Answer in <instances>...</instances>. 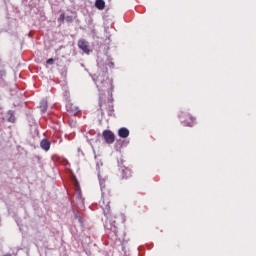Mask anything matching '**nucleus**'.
I'll return each mask as SVG.
<instances>
[{
    "label": "nucleus",
    "mask_w": 256,
    "mask_h": 256,
    "mask_svg": "<svg viewBox=\"0 0 256 256\" xmlns=\"http://www.w3.org/2000/svg\"><path fill=\"white\" fill-rule=\"evenodd\" d=\"M96 85L98 89H110L113 91V80L109 79L105 76H98L96 79Z\"/></svg>",
    "instance_id": "obj_1"
},
{
    "label": "nucleus",
    "mask_w": 256,
    "mask_h": 256,
    "mask_svg": "<svg viewBox=\"0 0 256 256\" xmlns=\"http://www.w3.org/2000/svg\"><path fill=\"white\" fill-rule=\"evenodd\" d=\"M103 137L108 145L115 143V134L111 132V130H105L103 132Z\"/></svg>",
    "instance_id": "obj_2"
},
{
    "label": "nucleus",
    "mask_w": 256,
    "mask_h": 256,
    "mask_svg": "<svg viewBox=\"0 0 256 256\" xmlns=\"http://www.w3.org/2000/svg\"><path fill=\"white\" fill-rule=\"evenodd\" d=\"M78 47L87 55H89V53H91V49H89V42H87L86 40H83V39L79 40Z\"/></svg>",
    "instance_id": "obj_3"
},
{
    "label": "nucleus",
    "mask_w": 256,
    "mask_h": 256,
    "mask_svg": "<svg viewBox=\"0 0 256 256\" xmlns=\"http://www.w3.org/2000/svg\"><path fill=\"white\" fill-rule=\"evenodd\" d=\"M40 147L41 149H43L44 151H49V149H51V142H49V140L47 139H43L40 142Z\"/></svg>",
    "instance_id": "obj_4"
},
{
    "label": "nucleus",
    "mask_w": 256,
    "mask_h": 256,
    "mask_svg": "<svg viewBox=\"0 0 256 256\" xmlns=\"http://www.w3.org/2000/svg\"><path fill=\"white\" fill-rule=\"evenodd\" d=\"M118 135L122 139H127V137H129V129H127V128H120L119 131H118Z\"/></svg>",
    "instance_id": "obj_5"
},
{
    "label": "nucleus",
    "mask_w": 256,
    "mask_h": 256,
    "mask_svg": "<svg viewBox=\"0 0 256 256\" xmlns=\"http://www.w3.org/2000/svg\"><path fill=\"white\" fill-rule=\"evenodd\" d=\"M95 7L99 9V11H103V9H105V0H96Z\"/></svg>",
    "instance_id": "obj_6"
},
{
    "label": "nucleus",
    "mask_w": 256,
    "mask_h": 256,
    "mask_svg": "<svg viewBox=\"0 0 256 256\" xmlns=\"http://www.w3.org/2000/svg\"><path fill=\"white\" fill-rule=\"evenodd\" d=\"M40 109H41L42 113H45V111H47V101L41 102Z\"/></svg>",
    "instance_id": "obj_7"
},
{
    "label": "nucleus",
    "mask_w": 256,
    "mask_h": 256,
    "mask_svg": "<svg viewBox=\"0 0 256 256\" xmlns=\"http://www.w3.org/2000/svg\"><path fill=\"white\" fill-rule=\"evenodd\" d=\"M66 17H65V13H62L59 18H58V23H63V21H65Z\"/></svg>",
    "instance_id": "obj_8"
},
{
    "label": "nucleus",
    "mask_w": 256,
    "mask_h": 256,
    "mask_svg": "<svg viewBox=\"0 0 256 256\" xmlns=\"http://www.w3.org/2000/svg\"><path fill=\"white\" fill-rule=\"evenodd\" d=\"M67 23H73V16H66Z\"/></svg>",
    "instance_id": "obj_9"
},
{
    "label": "nucleus",
    "mask_w": 256,
    "mask_h": 256,
    "mask_svg": "<svg viewBox=\"0 0 256 256\" xmlns=\"http://www.w3.org/2000/svg\"><path fill=\"white\" fill-rule=\"evenodd\" d=\"M53 63H55V60L53 58L47 60L48 65H53Z\"/></svg>",
    "instance_id": "obj_10"
},
{
    "label": "nucleus",
    "mask_w": 256,
    "mask_h": 256,
    "mask_svg": "<svg viewBox=\"0 0 256 256\" xmlns=\"http://www.w3.org/2000/svg\"><path fill=\"white\" fill-rule=\"evenodd\" d=\"M9 121H10L11 123H13V122L15 121V118L10 117V118H9Z\"/></svg>",
    "instance_id": "obj_11"
},
{
    "label": "nucleus",
    "mask_w": 256,
    "mask_h": 256,
    "mask_svg": "<svg viewBox=\"0 0 256 256\" xmlns=\"http://www.w3.org/2000/svg\"><path fill=\"white\" fill-rule=\"evenodd\" d=\"M76 217L78 218V221H79L80 223H82L81 218L79 217L78 214H76Z\"/></svg>",
    "instance_id": "obj_12"
},
{
    "label": "nucleus",
    "mask_w": 256,
    "mask_h": 256,
    "mask_svg": "<svg viewBox=\"0 0 256 256\" xmlns=\"http://www.w3.org/2000/svg\"><path fill=\"white\" fill-rule=\"evenodd\" d=\"M100 187L103 189V182L100 181Z\"/></svg>",
    "instance_id": "obj_13"
}]
</instances>
